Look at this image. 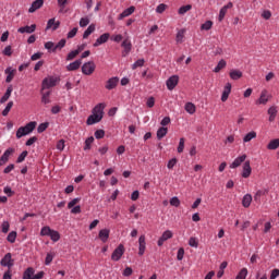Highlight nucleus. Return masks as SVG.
Masks as SVG:
<instances>
[{
  "label": "nucleus",
  "mask_w": 279,
  "mask_h": 279,
  "mask_svg": "<svg viewBox=\"0 0 279 279\" xmlns=\"http://www.w3.org/2000/svg\"><path fill=\"white\" fill-rule=\"evenodd\" d=\"M36 121H32L28 122L25 126H21L17 129L16 131V138H23V136H27L29 134H32V132H34V130H36Z\"/></svg>",
  "instance_id": "obj_1"
},
{
  "label": "nucleus",
  "mask_w": 279,
  "mask_h": 279,
  "mask_svg": "<svg viewBox=\"0 0 279 279\" xmlns=\"http://www.w3.org/2000/svg\"><path fill=\"white\" fill-rule=\"evenodd\" d=\"M60 84V76H48L45 77L41 82V90H49Z\"/></svg>",
  "instance_id": "obj_2"
},
{
  "label": "nucleus",
  "mask_w": 279,
  "mask_h": 279,
  "mask_svg": "<svg viewBox=\"0 0 279 279\" xmlns=\"http://www.w3.org/2000/svg\"><path fill=\"white\" fill-rule=\"evenodd\" d=\"M34 274H36V270H34L33 267H28L24 271L22 279H43V278H45V271H39L36 275H34Z\"/></svg>",
  "instance_id": "obj_3"
},
{
  "label": "nucleus",
  "mask_w": 279,
  "mask_h": 279,
  "mask_svg": "<svg viewBox=\"0 0 279 279\" xmlns=\"http://www.w3.org/2000/svg\"><path fill=\"white\" fill-rule=\"evenodd\" d=\"M95 69H97L95 62L88 61L82 65V73L83 75H93L95 73Z\"/></svg>",
  "instance_id": "obj_4"
},
{
  "label": "nucleus",
  "mask_w": 279,
  "mask_h": 279,
  "mask_svg": "<svg viewBox=\"0 0 279 279\" xmlns=\"http://www.w3.org/2000/svg\"><path fill=\"white\" fill-rule=\"evenodd\" d=\"M123 254H125V247L123 244H119V246L111 254V260H114L116 263L121 260Z\"/></svg>",
  "instance_id": "obj_5"
},
{
  "label": "nucleus",
  "mask_w": 279,
  "mask_h": 279,
  "mask_svg": "<svg viewBox=\"0 0 279 279\" xmlns=\"http://www.w3.org/2000/svg\"><path fill=\"white\" fill-rule=\"evenodd\" d=\"M0 265L2 267H8L9 269H12V267H14V259H12V253H7L1 259Z\"/></svg>",
  "instance_id": "obj_6"
},
{
  "label": "nucleus",
  "mask_w": 279,
  "mask_h": 279,
  "mask_svg": "<svg viewBox=\"0 0 279 279\" xmlns=\"http://www.w3.org/2000/svg\"><path fill=\"white\" fill-rule=\"evenodd\" d=\"M169 239H173V231L166 230L157 242L158 247H162V245H165V241H169Z\"/></svg>",
  "instance_id": "obj_7"
},
{
  "label": "nucleus",
  "mask_w": 279,
  "mask_h": 279,
  "mask_svg": "<svg viewBox=\"0 0 279 279\" xmlns=\"http://www.w3.org/2000/svg\"><path fill=\"white\" fill-rule=\"evenodd\" d=\"M180 82V76L172 75L166 81V86L168 90H173L178 86V83Z\"/></svg>",
  "instance_id": "obj_8"
},
{
  "label": "nucleus",
  "mask_w": 279,
  "mask_h": 279,
  "mask_svg": "<svg viewBox=\"0 0 279 279\" xmlns=\"http://www.w3.org/2000/svg\"><path fill=\"white\" fill-rule=\"evenodd\" d=\"M117 86H119V76H113L106 82L105 88L107 90H114Z\"/></svg>",
  "instance_id": "obj_9"
},
{
  "label": "nucleus",
  "mask_w": 279,
  "mask_h": 279,
  "mask_svg": "<svg viewBox=\"0 0 279 279\" xmlns=\"http://www.w3.org/2000/svg\"><path fill=\"white\" fill-rule=\"evenodd\" d=\"M104 110H106V104L99 102L93 108L92 113L100 117V119H104Z\"/></svg>",
  "instance_id": "obj_10"
},
{
  "label": "nucleus",
  "mask_w": 279,
  "mask_h": 279,
  "mask_svg": "<svg viewBox=\"0 0 279 279\" xmlns=\"http://www.w3.org/2000/svg\"><path fill=\"white\" fill-rule=\"evenodd\" d=\"M107 40H110V33H105L100 35L93 44V47H100V45H106Z\"/></svg>",
  "instance_id": "obj_11"
},
{
  "label": "nucleus",
  "mask_w": 279,
  "mask_h": 279,
  "mask_svg": "<svg viewBox=\"0 0 279 279\" xmlns=\"http://www.w3.org/2000/svg\"><path fill=\"white\" fill-rule=\"evenodd\" d=\"M245 160H247V155H241L239 157H236L232 163L230 165V169H238V167L240 165H243V162H246Z\"/></svg>",
  "instance_id": "obj_12"
},
{
  "label": "nucleus",
  "mask_w": 279,
  "mask_h": 279,
  "mask_svg": "<svg viewBox=\"0 0 279 279\" xmlns=\"http://www.w3.org/2000/svg\"><path fill=\"white\" fill-rule=\"evenodd\" d=\"M12 154H14V148H8L3 153V155L0 157V167H3V165L10 160V156H12Z\"/></svg>",
  "instance_id": "obj_13"
},
{
  "label": "nucleus",
  "mask_w": 279,
  "mask_h": 279,
  "mask_svg": "<svg viewBox=\"0 0 279 279\" xmlns=\"http://www.w3.org/2000/svg\"><path fill=\"white\" fill-rule=\"evenodd\" d=\"M234 4H232V2H229L228 4L223 5L220 11H219V16H218V21L221 23V21H223V19H226V14H228V10H231V8H233Z\"/></svg>",
  "instance_id": "obj_14"
},
{
  "label": "nucleus",
  "mask_w": 279,
  "mask_h": 279,
  "mask_svg": "<svg viewBox=\"0 0 279 279\" xmlns=\"http://www.w3.org/2000/svg\"><path fill=\"white\" fill-rule=\"evenodd\" d=\"M252 175V166L250 160H246L242 167V178H250Z\"/></svg>",
  "instance_id": "obj_15"
},
{
  "label": "nucleus",
  "mask_w": 279,
  "mask_h": 279,
  "mask_svg": "<svg viewBox=\"0 0 279 279\" xmlns=\"http://www.w3.org/2000/svg\"><path fill=\"white\" fill-rule=\"evenodd\" d=\"M60 27V21H56V17L48 20L46 31L52 29L56 32Z\"/></svg>",
  "instance_id": "obj_16"
},
{
  "label": "nucleus",
  "mask_w": 279,
  "mask_h": 279,
  "mask_svg": "<svg viewBox=\"0 0 279 279\" xmlns=\"http://www.w3.org/2000/svg\"><path fill=\"white\" fill-rule=\"evenodd\" d=\"M45 5V0H35L28 9L29 14H34L36 10H40Z\"/></svg>",
  "instance_id": "obj_17"
},
{
  "label": "nucleus",
  "mask_w": 279,
  "mask_h": 279,
  "mask_svg": "<svg viewBox=\"0 0 279 279\" xmlns=\"http://www.w3.org/2000/svg\"><path fill=\"white\" fill-rule=\"evenodd\" d=\"M230 93H232V84L227 83L221 95V101L223 102L228 101V97H230Z\"/></svg>",
  "instance_id": "obj_18"
},
{
  "label": "nucleus",
  "mask_w": 279,
  "mask_h": 279,
  "mask_svg": "<svg viewBox=\"0 0 279 279\" xmlns=\"http://www.w3.org/2000/svg\"><path fill=\"white\" fill-rule=\"evenodd\" d=\"M4 73L7 75L5 82L7 84H10V82L14 80V75H16V70L9 66L4 70Z\"/></svg>",
  "instance_id": "obj_19"
},
{
  "label": "nucleus",
  "mask_w": 279,
  "mask_h": 279,
  "mask_svg": "<svg viewBox=\"0 0 279 279\" xmlns=\"http://www.w3.org/2000/svg\"><path fill=\"white\" fill-rule=\"evenodd\" d=\"M267 101H269V95H267V90H263L260 93L259 98L256 101L257 106H265L267 105Z\"/></svg>",
  "instance_id": "obj_20"
},
{
  "label": "nucleus",
  "mask_w": 279,
  "mask_h": 279,
  "mask_svg": "<svg viewBox=\"0 0 279 279\" xmlns=\"http://www.w3.org/2000/svg\"><path fill=\"white\" fill-rule=\"evenodd\" d=\"M19 34H34L36 32V24L31 26H22L17 29Z\"/></svg>",
  "instance_id": "obj_21"
},
{
  "label": "nucleus",
  "mask_w": 279,
  "mask_h": 279,
  "mask_svg": "<svg viewBox=\"0 0 279 279\" xmlns=\"http://www.w3.org/2000/svg\"><path fill=\"white\" fill-rule=\"evenodd\" d=\"M101 116H97L95 113L92 112V114L87 118L86 120V124L87 125H95V123H99L101 121Z\"/></svg>",
  "instance_id": "obj_22"
},
{
  "label": "nucleus",
  "mask_w": 279,
  "mask_h": 279,
  "mask_svg": "<svg viewBox=\"0 0 279 279\" xmlns=\"http://www.w3.org/2000/svg\"><path fill=\"white\" fill-rule=\"evenodd\" d=\"M268 121L270 123H274V121H276V117L278 116V108L276 106H272L268 109Z\"/></svg>",
  "instance_id": "obj_23"
},
{
  "label": "nucleus",
  "mask_w": 279,
  "mask_h": 279,
  "mask_svg": "<svg viewBox=\"0 0 279 279\" xmlns=\"http://www.w3.org/2000/svg\"><path fill=\"white\" fill-rule=\"evenodd\" d=\"M138 256H143L146 250L145 235H141L138 239Z\"/></svg>",
  "instance_id": "obj_24"
},
{
  "label": "nucleus",
  "mask_w": 279,
  "mask_h": 279,
  "mask_svg": "<svg viewBox=\"0 0 279 279\" xmlns=\"http://www.w3.org/2000/svg\"><path fill=\"white\" fill-rule=\"evenodd\" d=\"M98 236L102 243H106L110 239V229H102L99 231Z\"/></svg>",
  "instance_id": "obj_25"
},
{
  "label": "nucleus",
  "mask_w": 279,
  "mask_h": 279,
  "mask_svg": "<svg viewBox=\"0 0 279 279\" xmlns=\"http://www.w3.org/2000/svg\"><path fill=\"white\" fill-rule=\"evenodd\" d=\"M136 10V8L134 7H130L128 9H125L120 15H119V21H123V19H126V16H131V14H134V11Z\"/></svg>",
  "instance_id": "obj_26"
},
{
  "label": "nucleus",
  "mask_w": 279,
  "mask_h": 279,
  "mask_svg": "<svg viewBox=\"0 0 279 279\" xmlns=\"http://www.w3.org/2000/svg\"><path fill=\"white\" fill-rule=\"evenodd\" d=\"M80 66H82V60H75L72 63L66 65V71H77V69H80Z\"/></svg>",
  "instance_id": "obj_27"
},
{
  "label": "nucleus",
  "mask_w": 279,
  "mask_h": 279,
  "mask_svg": "<svg viewBox=\"0 0 279 279\" xmlns=\"http://www.w3.org/2000/svg\"><path fill=\"white\" fill-rule=\"evenodd\" d=\"M12 90H14L12 85H9L7 88V92L0 99V104H5V101H8V99H10V97H12Z\"/></svg>",
  "instance_id": "obj_28"
},
{
  "label": "nucleus",
  "mask_w": 279,
  "mask_h": 279,
  "mask_svg": "<svg viewBox=\"0 0 279 279\" xmlns=\"http://www.w3.org/2000/svg\"><path fill=\"white\" fill-rule=\"evenodd\" d=\"M121 47H123L126 54L130 53V51H132V41L130 38L124 39L121 44Z\"/></svg>",
  "instance_id": "obj_29"
},
{
  "label": "nucleus",
  "mask_w": 279,
  "mask_h": 279,
  "mask_svg": "<svg viewBox=\"0 0 279 279\" xmlns=\"http://www.w3.org/2000/svg\"><path fill=\"white\" fill-rule=\"evenodd\" d=\"M229 76L234 81L241 80V77H243V72L241 70H231Z\"/></svg>",
  "instance_id": "obj_30"
},
{
  "label": "nucleus",
  "mask_w": 279,
  "mask_h": 279,
  "mask_svg": "<svg viewBox=\"0 0 279 279\" xmlns=\"http://www.w3.org/2000/svg\"><path fill=\"white\" fill-rule=\"evenodd\" d=\"M41 104L47 106V104H51V90L41 94Z\"/></svg>",
  "instance_id": "obj_31"
},
{
  "label": "nucleus",
  "mask_w": 279,
  "mask_h": 279,
  "mask_svg": "<svg viewBox=\"0 0 279 279\" xmlns=\"http://www.w3.org/2000/svg\"><path fill=\"white\" fill-rule=\"evenodd\" d=\"M252 205V194H245L242 198V206L244 208H250Z\"/></svg>",
  "instance_id": "obj_32"
},
{
  "label": "nucleus",
  "mask_w": 279,
  "mask_h": 279,
  "mask_svg": "<svg viewBox=\"0 0 279 279\" xmlns=\"http://www.w3.org/2000/svg\"><path fill=\"white\" fill-rule=\"evenodd\" d=\"M168 132H169V129H167L165 126L159 128L157 131L158 141H162V138H165V136H167Z\"/></svg>",
  "instance_id": "obj_33"
},
{
  "label": "nucleus",
  "mask_w": 279,
  "mask_h": 279,
  "mask_svg": "<svg viewBox=\"0 0 279 279\" xmlns=\"http://www.w3.org/2000/svg\"><path fill=\"white\" fill-rule=\"evenodd\" d=\"M279 147V138H275L271 140L268 144H267V149L269 150H276Z\"/></svg>",
  "instance_id": "obj_34"
},
{
  "label": "nucleus",
  "mask_w": 279,
  "mask_h": 279,
  "mask_svg": "<svg viewBox=\"0 0 279 279\" xmlns=\"http://www.w3.org/2000/svg\"><path fill=\"white\" fill-rule=\"evenodd\" d=\"M184 108H185V112H187V114H195V110H196L195 104L186 102Z\"/></svg>",
  "instance_id": "obj_35"
},
{
  "label": "nucleus",
  "mask_w": 279,
  "mask_h": 279,
  "mask_svg": "<svg viewBox=\"0 0 279 279\" xmlns=\"http://www.w3.org/2000/svg\"><path fill=\"white\" fill-rule=\"evenodd\" d=\"M190 10H193V5L191 4L180 7L178 10V14H180V16H184V14H186V12H190Z\"/></svg>",
  "instance_id": "obj_36"
},
{
  "label": "nucleus",
  "mask_w": 279,
  "mask_h": 279,
  "mask_svg": "<svg viewBox=\"0 0 279 279\" xmlns=\"http://www.w3.org/2000/svg\"><path fill=\"white\" fill-rule=\"evenodd\" d=\"M95 29H96L95 24H90V25L86 28V31L83 33V38H84V39L88 38V36H90V34H93V33L95 32Z\"/></svg>",
  "instance_id": "obj_37"
},
{
  "label": "nucleus",
  "mask_w": 279,
  "mask_h": 279,
  "mask_svg": "<svg viewBox=\"0 0 279 279\" xmlns=\"http://www.w3.org/2000/svg\"><path fill=\"white\" fill-rule=\"evenodd\" d=\"M253 138H256V131H251V132H248V133L243 137V143H250V141H253Z\"/></svg>",
  "instance_id": "obj_38"
},
{
  "label": "nucleus",
  "mask_w": 279,
  "mask_h": 279,
  "mask_svg": "<svg viewBox=\"0 0 279 279\" xmlns=\"http://www.w3.org/2000/svg\"><path fill=\"white\" fill-rule=\"evenodd\" d=\"M48 236L51 239V241H53V243H58V240L60 239V232L52 229V231H50V235Z\"/></svg>",
  "instance_id": "obj_39"
},
{
  "label": "nucleus",
  "mask_w": 279,
  "mask_h": 279,
  "mask_svg": "<svg viewBox=\"0 0 279 279\" xmlns=\"http://www.w3.org/2000/svg\"><path fill=\"white\" fill-rule=\"evenodd\" d=\"M227 62L226 60L221 59L217 66L214 69V73H219V71H221V69H226Z\"/></svg>",
  "instance_id": "obj_40"
},
{
  "label": "nucleus",
  "mask_w": 279,
  "mask_h": 279,
  "mask_svg": "<svg viewBox=\"0 0 279 279\" xmlns=\"http://www.w3.org/2000/svg\"><path fill=\"white\" fill-rule=\"evenodd\" d=\"M51 227L49 226H46V227H43L41 230H40V236H49L51 234Z\"/></svg>",
  "instance_id": "obj_41"
},
{
  "label": "nucleus",
  "mask_w": 279,
  "mask_h": 279,
  "mask_svg": "<svg viewBox=\"0 0 279 279\" xmlns=\"http://www.w3.org/2000/svg\"><path fill=\"white\" fill-rule=\"evenodd\" d=\"M184 34H186V29H180L177 33V37H175L177 43H183L184 41Z\"/></svg>",
  "instance_id": "obj_42"
},
{
  "label": "nucleus",
  "mask_w": 279,
  "mask_h": 279,
  "mask_svg": "<svg viewBox=\"0 0 279 279\" xmlns=\"http://www.w3.org/2000/svg\"><path fill=\"white\" fill-rule=\"evenodd\" d=\"M12 106H14V101H9L7 107L2 111V117H8V114H10V111L12 110Z\"/></svg>",
  "instance_id": "obj_43"
},
{
  "label": "nucleus",
  "mask_w": 279,
  "mask_h": 279,
  "mask_svg": "<svg viewBox=\"0 0 279 279\" xmlns=\"http://www.w3.org/2000/svg\"><path fill=\"white\" fill-rule=\"evenodd\" d=\"M16 236H17V233L16 231H11L8 236H7V241L9 243H15L16 242Z\"/></svg>",
  "instance_id": "obj_44"
},
{
  "label": "nucleus",
  "mask_w": 279,
  "mask_h": 279,
  "mask_svg": "<svg viewBox=\"0 0 279 279\" xmlns=\"http://www.w3.org/2000/svg\"><path fill=\"white\" fill-rule=\"evenodd\" d=\"M90 24V19L88 16L82 17L78 22L80 27H87Z\"/></svg>",
  "instance_id": "obj_45"
},
{
  "label": "nucleus",
  "mask_w": 279,
  "mask_h": 279,
  "mask_svg": "<svg viewBox=\"0 0 279 279\" xmlns=\"http://www.w3.org/2000/svg\"><path fill=\"white\" fill-rule=\"evenodd\" d=\"M94 142H95V137L93 136L85 140L84 150L87 151L88 149H90V145H93Z\"/></svg>",
  "instance_id": "obj_46"
},
{
  "label": "nucleus",
  "mask_w": 279,
  "mask_h": 279,
  "mask_svg": "<svg viewBox=\"0 0 279 279\" xmlns=\"http://www.w3.org/2000/svg\"><path fill=\"white\" fill-rule=\"evenodd\" d=\"M246 278H247V268H242L235 277V279H246Z\"/></svg>",
  "instance_id": "obj_47"
},
{
  "label": "nucleus",
  "mask_w": 279,
  "mask_h": 279,
  "mask_svg": "<svg viewBox=\"0 0 279 279\" xmlns=\"http://www.w3.org/2000/svg\"><path fill=\"white\" fill-rule=\"evenodd\" d=\"M47 128H49V122L40 123L37 128L38 134H43V132H45Z\"/></svg>",
  "instance_id": "obj_48"
},
{
  "label": "nucleus",
  "mask_w": 279,
  "mask_h": 279,
  "mask_svg": "<svg viewBox=\"0 0 279 279\" xmlns=\"http://www.w3.org/2000/svg\"><path fill=\"white\" fill-rule=\"evenodd\" d=\"M66 46V39H61L53 48V51H58V49H64Z\"/></svg>",
  "instance_id": "obj_49"
},
{
  "label": "nucleus",
  "mask_w": 279,
  "mask_h": 279,
  "mask_svg": "<svg viewBox=\"0 0 279 279\" xmlns=\"http://www.w3.org/2000/svg\"><path fill=\"white\" fill-rule=\"evenodd\" d=\"M189 245L190 247H195V248L199 247V242L197 241V238H193V236L190 238Z\"/></svg>",
  "instance_id": "obj_50"
},
{
  "label": "nucleus",
  "mask_w": 279,
  "mask_h": 279,
  "mask_svg": "<svg viewBox=\"0 0 279 279\" xmlns=\"http://www.w3.org/2000/svg\"><path fill=\"white\" fill-rule=\"evenodd\" d=\"M213 28V21H206L204 24H202L201 29L208 32Z\"/></svg>",
  "instance_id": "obj_51"
},
{
  "label": "nucleus",
  "mask_w": 279,
  "mask_h": 279,
  "mask_svg": "<svg viewBox=\"0 0 279 279\" xmlns=\"http://www.w3.org/2000/svg\"><path fill=\"white\" fill-rule=\"evenodd\" d=\"M77 56H80V52L77 50H72L68 53L66 60L68 61L74 60V58H77Z\"/></svg>",
  "instance_id": "obj_52"
},
{
  "label": "nucleus",
  "mask_w": 279,
  "mask_h": 279,
  "mask_svg": "<svg viewBox=\"0 0 279 279\" xmlns=\"http://www.w3.org/2000/svg\"><path fill=\"white\" fill-rule=\"evenodd\" d=\"M3 234H8L10 232V222L4 220L1 225Z\"/></svg>",
  "instance_id": "obj_53"
},
{
  "label": "nucleus",
  "mask_w": 279,
  "mask_h": 279,
  "mask_svg": "<svg viewBox=\"0 0 279 279\" xmlns=\"http://www.w3.org/2000/svg\"><path fill=\"white\" fill-rule=\"evenodd\" d=\"M77 27H73L68 34H66V38L71 39V38H75V36H77Z\"/></svg>",
  "instance_id": "obj_54"
},
{
  "label": "nucleus",
  "mask_w": 279,
  "mask_h": 279,
  "mask_svg": "<svg viewBox=\"0 0 279 279\" xmlns=\"http://www.w3.org/2000/svg\"><path fill=\"white\" fill-rule=\"evenodd\" d=\"M144 65H145V59H138L132 64V69L135 70V69H138V66H144Z\"/></svg>",
  "instance_id": "obj_55"
},
{
  "label": "nucleus",
  "mask_w": 279,
  "mask_h": 279,
  "mask_svg": "<svg viewBox=\"0 0 279 279\" xmlns=\"http://www.w3.org/2000/svg\"><path fill=\"white\" fill-rule=\"evenodd\" d=\"M170 206L178 208L180 206V198H178V196L170 198Z\"/></svg>",
  "instance_id": "obj_56"
},
{
  "label": "nucleus",
  "mask_w": 279,
  "mask_h": 279,
  "mask_svg": "<svg viewBox=\"0 0 279 279\" xmlns=\"http://www.w3.org/2000/svg\"><path fill=\"white\" fill-rule=\"evenodd\" d=\"M175 165H178V158H172L168 161L167 163V169H173V167H175Z\"/></svg>",
  "instance_id": "obj_57"
},
{
  "label": "nucleus",
  "mask_w": 279,
  "mask_h": 279,
  "mask_svg": "<svg viewBox=\"0 0 279 279\" xmlns=\"http://www.w3.org/2000/svg\"><path fill=\"white\" fill-rule=\"evenodd\" d=\"M45 49H47L48 51H56L53 49H56V44H53V41H47L45 44Z\"/></svg>",
  "instance_id": "obj_58"
},
{
  "label": "nucleus",
  "mask_w": 279,
  "mask_h": 279,
  "mask_svg": "<svg viewBox=\"0 0 279 279\" xmlns=\"http://www.w3.org/2000/svg\"><path fill=\"white\" fill-rule=\"evenodd\" d=\"M95 138L99 140V138H104L106 136V132L104 130H97L94 133Z\"/></svg>",
  "instance_id": "obj_59"
},
{
  "label": "nucleus",
  "mask_w": 279,
  "mask_h": 279,
  "mask_svg": "<svg viewBox=\"0 0 279 279\" xmlns=\"http://www.w3.org/2000/svg\"><path fill=\"white\" fill-rule=\"evenodd\" d=\"M81 197L73 198L71 202L68 203V208H73L76 204H80Z\"/></svg>",
  "instance_id": "obj_60"
},
{
  "label": "nucleus",
  "mask_w": 279,
  "mask_h": 279,
  "mask_svg": "<svg viewBox=\"0 0 279 279\" xmlns=\"http://www.w3.org/2000/svg\"><path fill=\"white\" fill-rule=\"evenodd\" d=\"M27 158V150L22 151V154L17 157L16 162L21 163Z\"/></svg>",
  "instance_id": "obj_61"
},
{
  "label": "nucleus",
  "mask_w": 279,
  "mask_h": 279,
  "mask_svg": "<svg viewBox=\"0 0 279 279\" xmlns=\"http://www.w3.org/2000/svg\"><path fill=\"white\" fill-rule=\"evenodd\" d=\"M182 151H184V137L180 138L178 146V154H182Z\"/></svg>",
  "instance_id": "obj_62"
},
{
  "label": "nucleus",
  "mask_w": 279,
  "mask_h": 279,
  "mask_svg": "<svg viewBox=\"0 0 279 279\" xmlns=\"http://www.w3.org/2000/svg\"><path fill=\"white\" fill-rule=\"evenodd\" d=\"M262 16L265 19V21H269V19H271V11L269 10H264L262 12Z\"/></svg>",
  "instance_id": "obj_63"
},
{
  "label": "nucleus",
  "mask_w": 279,
  "mask_h": 279,
  "mask_svg": "<svg viewBox=\"0 0 279 279\" xmlns=\"http://www.w3.org/2000/svg\"><path fill=\"white\" fill-rule=\"evenodd\" d=\"M3 56H12V46H7L3 50H2Z\"/></svg>",
  "instance_id": "obj_64"
}]
</instances>
